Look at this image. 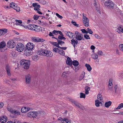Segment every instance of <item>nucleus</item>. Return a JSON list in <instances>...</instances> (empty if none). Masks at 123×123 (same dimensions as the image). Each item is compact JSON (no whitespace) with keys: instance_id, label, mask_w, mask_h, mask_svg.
Segmentation results:
<instances>
[{"instance_id":"1","label":"nucleus","mask_w":123,"mask_h":123,"mask_svg":"<svg viewBox=\"0 0 123 123\" xmlns=\"http://www.w3.org/2000/svg\"><path fill=\"white\" fill-rule=\"evenodd\" d=\"M37 53L38 55L49 57H51L53 55L51 51L47 50H40L37 52Z\"/></svg>"},{"instance_id":"2","label":"nucleus","mask_w":123,"mask_h":123,"mask_svg":"<svg viewBox=\"0 0 123 123\" xmlns=\"http://www.w3.org/2000/svg\"><path fill=\"white\" fill-rule=\"evenodd\" d=\"M82 21L84 26L87 27L89 26V19L86 17V14L84 13H82Z\"/></svg>"},{"instance_id":"3","label":"nucleus","mask_w":123,"mask_h":123,"mask_svg":"<svg viewBox=\"0 0 123 123\" xmlns=\"http://www.w3.org/2000/svg\"><path fill=\"white\" fill-rule=\"evenodd\" d=\"M25 49L24 45L21 43H18L16 46V50L19 52H22Z\"/></svg>"},{"instance_id":"4","label":"nucleus","mask_w":123,"mask_h":123,"mask_svg":"<svg viewBox=\"0 0 123 123\" xmlns=\"http://www.w3.org/2000/svg\"><path fill=\"white\" fill-rule=\"evenodd\" d=\"M108 90L110 91L112 93H116L117 92L118 86L117 85H115L113 86H108Z\"/></svg>"},{"instance_id":"5","label":"nucleus","mask_w":123,"mask_h":123,"mask_svg":"<svg viewBox=\"0 0 123 123\" xmlns=\"http://www.w3.org/2000/svg\"><path fill=\"white\" fill-rule=\"evenodd\" d=\"M75 38L78 41H81L82 40H84L83 39V36L78 31H75Z\"/></svg>"},{"instance_id":"6","label":"nucleus","mask_w":123,"mask_h":123,"mask_svg":"<svg viewBox=\"0 0 123 123\" xmlns=\"http://www.w3.org/2000/svg\"><path fill=\"white\" fill-rule=\"evenodd\" d=\"M105 6L110 8L113 9L114 6V3L111 1L107 0L105 3Z\"/></svg>"},{"instance_id":"7","label":"nucleus","mask_w":123,"mask_h":123,"mask_svg":"<svg viewBox=\"0 0 123 123\" xmlns=\"http://www.w3.org/2000/svg\"><path fill=\"white\" fill-rule=\"evenodd\" d=\"M15 43L12 40L9 41L7 44V47L11 48H13L15 46Z\"/></svg>"},{"instance_id":"8","label":"nucleus","mask_w":123,"mask_h":123,"mask_svg":"<svg viewBox=\"0 0 123 123\" xmlns=\"http://www.w3.org/2000/svg\"><path fill=\"white\" fill-rule=\"evenodd\" d=\"M58 120L60 123H70V121L68 120L67 118H63L61 117L58 118Z\"/></svg>"},{"instance_id":"9","label":"nucleus","mask_w":123,"mask_h":123,"mask_svg":"<svg viewBox=\"0 0 123 123\" xmlns=\"http://www.w3.org/2000/svg\"><path fill=\"white\" fill-rule=\"evenodd\" d=\"M31 76L29 74H26L25 76V82L26 84H29L31 80Z\"/></svg>"},{"instance_id":"10","label":"nucleus","mask_w":123,"mask_h":123,"mask_svg":"<svg viewBox=\"0 0 123 123\" xmlns=\"http://www.w3.org/2000/svg\"><path fill=\"white\" fill-rule=\"evenodd\" d=\"M32 41L36 42H43L45 41V40L43 39L35 37H32Z\"/></svg>"},{"instance_id":"11","label":"nucleus","mask_w":123,"mask_h":123,"mask_svg":"<svg viewBox=\"0 0 123 123\" xmlns=\"http://www.w3.org/2000/svg\"><path fill=\"white\" fill-rule=\"evenodd\" d=\"M37 115V113L36 112L31 111L28 113V116L30 117H36Z\"/></svg>"},{"instance_id":"12","label":"nucleus","mask_w":123,"mask_h":123,"mask_svg":"<svg viewBox=\"0 0 123 123\" xmlns=\"http://www.w3.org/2000/svg\"><path fill=\"white\" fill-rule=\"evenodd\" d=\"M26 47L28 49L31 50L34 47V45L32 43H29L26 45Z\"/></svg>"},{"instance_id":"13","label":"nucleus","mask_w":123,"mask_h":123,"mask_svg":"<svg viewBox=\"0 0 123 123\" xmlns=\"http://www.w3.org/2000/svg\"><path fill=\"white\" fill-rule=\"evenodd\" d=\"M116 31L117 32L119 33L121 32L123 33V26L121 25L118 26L116 30Z\"/></svg>"},{"instance_id":"14","label":"nucleus","mask_w":123,"mask_h":123,"mask_svg":"<svg viewBox=\"0 0 123 123\" xmlns=\"http://www.w3.org/2000/svg\"><path fill=\"white\" fill-rule=\"evenodd\" d=\"M7 120V118L6 116H2L0 118V121L1 123H5Z\"/></svg>"},{"instance_id":"15","label":"nucleus","mask_w":123,"mask_h":123,"mask_svg":"<svg viewBox=\"0 0 123 123\" xmlns=\"http://www.w3.org/2000/svg\"><path fill=\"white\" fill-rule=\"evenodd\" d=\"M30 110V108L28 107H23L21 109V111L22 113H25Z\"/></svg>"},{"instance_id":"16","label":"nucleus","mask_w":123,"mask_h":123,"mask_svg":"<svg viewBox=\"0 0 123 123\" xmlns=\"http://www.w3.org/2000/svg\"><path fill=\"white\" fill-rule=\"evenodd\" d=\"M30 61L28 60L26 61V62L24 65V68L25 69H28L30 66Z\"/></svg>"},{"instance_id":"17","label":"nucleus","mask_w":123,"mask_h":123,"mask_svg":"<svg viewBox=\"0 0 123 123\" xmlns=\"http://www.w3.org/2000/svg\"><path fill=\"white\" fill-rule=\"evenodd\" d=\"M71 43L75 48V46L78 43V41L76 39H72L71 40Z\"/></svg>"},{"instance_id":"18","label":"nucleus","mask_w":123,"mask_h":123,"mask_svg":"<svg viewBox=\"0 0 123 123\" xmlns=\"http://www.w3.org/2000/svg\"><path fill=\"white\" fill-rule=\"evenodd\" d=\"M30 50L26 49L24 51V54L27 56L31 55L32 53Z\"/></svg>"},{"instance_id":"19","label":"nucleus","mask_w":123,"mask_h":123,"mask_svg":"<svg viewBox=\"0 0 123 123\" xmlns=\"http://www.w3.org/2000/svg\"><path fill=\"white\" fill-rule=\"evenodd\" d=\"M34 30L37 32H39L42 30L41 27L39 26L35 25Z\"/></svg>"},{"instance_id":"20","label":"nucleus","mask_w":123,"mask_h":123,"mask_svg":"<svg viewBox=\"0 0 123 123\" xmlns=\"http://www.w3.org/2000/svg\"><path fill=\"white\" fill-rule=\"evenodd\" d=\"M67 36L70 38H73V36H74V34L71 32H68L66 33Z\"/></svg>"},{"instance_id":"21","label":"nucleus","mask_w":123,"mask_h":123,"mask_svg":"<svg viewBox=\"0 0 123 123\" xmlns=\"http://www.w3.org/2000/svg\"><path fill=\"white\" fill-rule=\"evenodd\" d=\"M7 32V29H0V36L4 34Z\"/></svg>"},{"instance_id":"22","label":"nucleus","mask_w":123,"mask_h":123,"mask_svg":"<svg viewBox=\"0 0 123 123\" xmlns=\"http://www.w3.org/2000/svg\"><path fill=\"white\" fill-rule=\"evenodd\" d=\"M40 8L37 7H34V9L35 11H36L39 14H43L40 11V9L39 8Z\"/></svg>"},{"instance_id":"23","label":"nucleus","mask_w":123,"mask_h":123,"mask_svg":"<svg viewBox=\"0 0 123 123\" xmlns=\"http://www.w3.org/2000/svg\"><path fill=\"white\" fill-rule=\"evenodd\" d=\"M6 69L8 75V76H10L11 75V74L10 72V68L8 65L6 66Z\"/></svg>"},{"instance_id":"24","label":"nucleus","mask_w":123,"mask_h":123,"mask_svg":"<svg viewBox=\"0 0 123 123\" xmlns=\"http://www.w3.org/2000/svg\"><path fill=\"white\" fill-rule=\"evenodd\" d=\"M35 25L33 24H30L29 25L28 30H34V29L35 27Z\"/></svg>"},{"instance_id":"25","label":"nucleus","mask_w":123,"mask_h":123,"mask_svg":"<svg viewBox=\"0 0 123 123\" xmlns=\"http://www.w3.org/2000/svg\"><path fill=\"white\" fill-rule=\"evenodd\" d=\"M66 63L68 65L70 66L72 65V61L69 57L67 58Z\"/></svg>"},{"instance_id":"26","label":"nucleus","mask_w":123,"mask_h":123,"mask_svg":"<svg viewBox=\"0 0 123 123\" xmlns=\"http://www.w3.org/2000/svg\"><path fill=\"white\" fill-rule=\"evenodd\" d=\"M98 100H96L95 101V104L96 106L97 107L99 106V105L101 104L102 103L101 101H99Z\"/></svg>"},{"instance_id":"27","label":"nucleus","mask_w":123,"mask_h":123,"mask_svg":"<svg viewBox=\"0 0 123 123\" xmlns=\"http://www.w3.org/2000/svg\"><path fill=\"white\" fill-rule=\"evenodd\" d=\"M112 103L111 101L107 102L105 103V107L108 108L111 105Z\"/></svg>"},{"instance_id":"28","label":"nucleus","mask_w":123,"mask_h":123,"mask_svg":"<svg viewBox=\"0 0 123 123\" xmlns=\"http://www.w3.org/2000/svg\"><path fill=\"white\" fill-rule=\"evenodd\" d=\"M97 100H98L100 101H103V98L102 95L100 94H98L97 96Z\"/></svg>"},{"instance_id":"29","label":"nucleus","mask_w":123,"mask_h":123,"mask_svg":"<svg viewBox=\"0 0 123 123\" xmlns=\"http://www.w3.org/2000/svg\"><path fill=\"white\" fill-rule=\"evenodd\" d=\"M85 66L87 70L89 71H91V70L92 69V68L89 64H85Z\"/></svg>"},{"instance_id":"30","label":"nucleus","mask_w":123,"mask_h":123,"mask_svg":"<svg viewBox=\"0 0 123 123\" xmlns=\"http://www.w3.org/2000/svg\"><path fill=\"white\" fill-rule=\"evenodd\" d=\"M90 90V88L88 86H86L85 87V93L86 94H87L89 93V91Z\"/></svg>"},{"instance_id":"31","label":"nucleus","mask_w":123,"mask_h":123,"mask_svg":"<svg viewBox=\"0 0 123 123\" xmlns=\"http://www.w3.org/2000/svg\"><path fill=\"white\" fill-rule=\"evenodd\" d=\"M16 23H15V25H21L20 24H21L22 23V21L20 20H18L16 19L15 20Z\"/></svg>"},{"instance_id":"32","label":"nucleus","mask_w":123,"mask_h":123,"mask_svg":"<svg viewBox=\"0 0 123 123\" xmlns=\"http://www.w3.org/2000/svg\"><path fill=\"white\" fill-rule=\"evenodd\" d=\"M6 45V43L4 42H1L0 43V49L4 47Z\"/></svg>"},{"instance_id":"33","label":"nucleus","mask_w":123,"mask_h":123,"mask_svg":"<svg viewBox=\"0 0 123 123\" xmlns=\"http://www.w3.org/2000/svg\"><path fill=\"white\" fill-rule=\"evenodd\" d=\"M7 110L8 111L10 112L11 113H13V110L11 107L10 106H8L7 107Z\"/></svg>"},{"instance_id":"34","label":"nucleus","mask_w":123,"mask_h":123,"mask_svg":"<svg viewBox=\"0 0 123 123\" xmlns=\"http://www.w3.org/2000/svg\"><path fill=\"white\" fill-rule=\"evenodd\" d=\"M73 65L74 66H77L79 64V62L78 61L76 60H74L72 62Z\"/></svg>"},{"instance_id":"35","label":"nucleus","mask_w":123,"mask_h":123,"mask_svg":"<svg viewBox=\"0 0 123 123\" xmlns=\"http://www.w3.org/2000/svg\"><path fill=\"white\" fill-rule=\"evenodd\" d=\"M28 60H26L25 59H22L20 62V64L21 65H24L26 62V61Z\"/></svg>"},{"instance_id":"36","label":"nucleus","mask_w":123,"mask_h":123,"mask_svg":"<svg viewBox=\"0 0 123 123\" xmlns=\"http://www.w3.org/2000/svg\"><path fill=\"white\" fill-rule=\"evenodd\" d=\"M92 57L94 59H97L98 57V55L94 53L92 54L91 55Z\"/></svg>"},{"instance_id":"37","label":"nucleus","mask_w":123,"mask_h":123,"mask_svg":"<svg viewBox=\"0 0 123 123\" xmlns=\"http://www.w3.org/2000/svg\"><path fill=\"white\" fill-rule=\"evenodd\" d=\"M123 107V103H121L115 109L116 110H118L121 109Z\"/></svg>"},{"instance_id":"38","label":"nucleus","mask_w":123,"mask_h":123,"mask_svg":"<svg viewBox=\"0 0 123 123\" xmlns=\"http://www.w3.org/2000/svg\"><path fill=\"white\" fill-rule=\"evenodd\" d=\"M32 59L33 61H37L38 60V56L36 55L33 56L32 57Z\"/></svg>"},{"instance_id":"39","label":"nucleus","mask_w":123,"mask_h":123,"mask_svg":"<svg viewBox=\"0 0 123 123\" xmlns=\"http://www.w3.org/2000/svg\"><path fill=\"white\" fill-rule=\"evenodd\" d=\"M58 53L62 55H65L64 51L62 50H59L58 51Z\"/></svg>"},{"instance_id":"40","label":"nucleus","mask_w":123,"mask_h":123,"mask_svg":"<svg viewBox=\"0 0 123 123\" xmlns=\"http://www.w3.org/2000/svg\"><path fill=\"white\" fill-rule=\"evenodd\" d=\"M68 75V74L67 72H63L62 73V76L63 78H66L67 77Z\"/></svg>"},{"instance_id":"41","label":"nucleus","mask_w":123,"mask_h":123,"mask_svg":"<svg viewBox=\"0 0 123 123\" xmlns=\"http://www.w3.org/2000/svg\"><path fill=\"white\" fill-rule=\"evenodd\" d=\"M85 74V73L83 72L82 73V74L81 75L79 79L80 80H81L83 79L84 77Z\"/></svg>"},{"instance_id":"42","label":"nucleus","mask_w":123,"mask_h":123,"mask_svg":"<svg viewBox=\"0 0 123 123\" xmlns=\"http://www.w3.org/2000/svg\"><path fill=\"white\" fill-rule=\"evenodd\" d=\"M112 83V80L111 79H110L109 81V83L108 86H113Z\"/></svg>"},{"instance_id":"43","label":"nucleus","mask_w":123,"mask_h":123,"mask_svg":"<svg viewBox=\"0 0 123 123\" xmlns=\"http://www.w3.org/2000/svg\"><path fill=\"white\" fill-rule=\"evenodd\" d=\"M32 6L34 7H40V6L37 3H33L32 4Z\"/></svg>"},{"instance_id":"44","label":"nucleus","mask_w":123,"mask_h":123,"mask_svg":"<svg viewBox=\"0 0 123 123\" xmlns=\"http://www.w3.org/2000/svg\"><path fill=\"white\" fill-rule=\"evenodd\" d=\"M72 102H73V103H74L77 107H78L80 108H81V107L80 105L78 103L74 101H72Z\"/></svg>"},{"instance_id":"45","label":"nucleus","mask_w":123,"mask_h":123,"mask_svg":"<svg viewBox=\"0 0 123 123\" xmlns=\"http://www.w3.org/2000/svg\"><path fill=\"white\" fill-rule=\"evenodd\" d=\"M94 5L96 8V9L98 11V8L97 7L98 6L97 4V2L96 0H94Z\"/></svg>"},{"instance_id":"46","label":"nucleus","mask_w":123,"mask_h":123,"mask_svg":"<svg viewBox=\"0 0 123 123\" xmlns=\"http://www.w3.org/2000/svg\"><path fill=\"white\" fill-rule=\"evenodd\" d=\"M14 9L16 10L17 11L19 12L20 10V9L19 7L18 6L16 5V6L15 7Z\"/></svg>"},{"instance_id":"47","label":"nucleus","mask_w":123,"mask_h":123,"mask_svg":"<svg viewBox=\"0 0 123 123\" xmlns=\"http://www.w3.org/2000/svg\"><path fill=\"white\" fill-rule=\"evenodd\" d=\"M17 5L13 3H11L10 4V7L13 9Z\"/></svg>"},{"instance_id":"48","label":"nucleus","mask_w":123,"mask_h":123,"mask_svg":"<svg viewBox=\"0 0 123 123\" xmlns=\"http://www.w3.org/2000/svg\"><path fill=\"white\" fill-rule=\"evenodd\" d=\"M13 114H15L17 115H19L20 113L19 111L16 110L14 111H13Z\"/></svg>"},{"instance_id":"49","label":"nucleus","mask_w":123,"mask_h":123,"mask_svg":"<svg viewBox=\"0 0 123 123\" xmlns=\"http://www.w3.org/2000/svg\"><path fill=\"white\" fill-rule=\"evenodd\" d=\"M80 98H85L86 97V95L85 94L83 93H80Z\"/></svg>"},{"instance_id":"50","label":"nucleus","mask_w":123,"mask_h":123,"mask_svg":"<svg viewBox=\"0 0 123 123\" xmlns=\"http://www.w3.org/2000/svg\"><path fill=\"white\" fill-rule=\"evenodd\" d=\"M84 38L87 39H90V37L87 34H85L84 35Z\"/></svg>"},{"instance_id":"51","label":"nucleus","mask_w":123,"mask_h":123,"mask_svg":"<svg viewBox=\"0 0 123 123\" xmlns=\"http://www.w3.org/2000/svg\"><path fill=\"white\" fill-rule=\"evenodd\" d=\"M119 46L120 50L123 52V44H120L119 45Z\"/></svg>"},{"instance_id":"52","label":"nucleus","mask_w":123,"mask_h":123,"mask_svg":"<svg viewBox=\"0 0 123 123\" xmlns=\"http://www.w3.org/2000/svg\"><path fill=\"white\" fill-rule=\"evenodd\" d=\"M68 84L70 85H71L74 84V82L73 80H71L69 82Z\"/></svg>"},{"instance_id":"53","label":"nucleus","mask_w":123,"mask_h":123,"mask_svg":"<svg viewBox=\"0 0 123 123\" xmlns=\"http://www.w3.org/2000/svg\"><path fill=\"white\" fill-rule=\"evenodd\" d=\"M87 30H88L87 32H88V33L91 34H92L93 33V32L91 29L88 28Z\"/></svg>"},{"instance_id":"54","label":"nucleus","mask_w":123,"mask_h":123,"mask_svg":"<svg viewBox=\"0 0 123 123\" xmlns=\"http://www.w3.org/2000/svg\"><path fill=\"white\" fill-rule=\"evenodd\" d=\"M58 44L62 45L64 43V42L61 40H58Z\"/></svg>"},{"instance_id":"55","label":"nucleus","mask_w":123,"mask_h":123,"mask_svg":"<svg viewBox=\"0 0 123 123\" xmlns=\"http://www.w3.org/2000/svg\"><path fill=\"white\" fill-rule=\"evenodd\" d=\"M81 31L82 32L84 33L87 34L88 33L87 31H86L85 29H82L81 30Z\"/></svg>"},{"instance_id":"56","label":"nucleus","mask_w":123,"mask_h":123,"mask_svg":"<svg viewBox=\"0 0 123 123\" xmlns=\"http://www.w3.org/2000/svg\"><path fill=\"white\" fill-rule=\"evenodd\" d=\"M39 17V16H38L37 15H35L34 16L33 18L34 20H36L38 19Z\"/></svg>"},{"instance_id":"57","label":"nucleus","mask_w":123,"mask_h":123,"mask_svg":"<svg viewBox=\"0 0 123 123\" xmlns=\"http://www.w3.org/2000/svg\"><path fill=\"white\" fill-rule=\"evenodd\" d=\"M59 49L58 48H55L53 49V51L55 52H58Z\"/></svg>"},{"instance_id":"58","label":"nucleus","mask_w":123,"mask_h":123,"mask_svg":"<svg viewBox=\"0 0 123 123\" xmlns=\"http://www.w3.org/2000/svg\"><path fill=\"white\" fill-rule=\"evenodd\" d=\"M71 23L74 25H75V26H78V24H77L76 23V22L74 21L73 20H72L71 21Z\"/></svg>"},{"instance_id":"59","label":"nucleus","mask_w":123,"mask_h":123,"mask_svg":"<svg viewBox=\"0 0 123 123\" xmlns=\"http://www.w3.org/2000/svg\"><path fill=\"white\" fill-rule=\"evenodd\" d=\"M4 8L6 10H8L10 9V7L7 6H3Z\"/></svg>"},{"instance_id":"60","label":"nucleus","mask_w":123,"mask_h":123,"mask_svg":"<svg viewBox=\"0 0 123 123\" xmlns=\"http://www.w3.org/2000/svg\"><path fill=\"white\" fill-rule=\"evenodd\" d=\"M56 16H57V17L58 18H59L61 19H62L63 18V17L62 16L60 15L58 13H56Z\"/></svg>"},{"instance_id":"61","label":"nucleus","mask_w":123,"mask_h":123,"mask_svg":"<svg viewBox=\"0 0 123 123\" xmlns=\"http://www.w3.org/2000/svg\"><path fill=\"white\" fill-rule=\"evenodd\" d=\"M58 31H56L55 30H54L53 31V33L55 35H57L58 34Z\"/></svg>"},{"instance_id":"62","label":"nucleus","mask_w":123,"mask_h":123,"mask_svg":"<svg viewBox=\"0 0 123 123\" xmlns=\"http://www.w3.org/2000/svg\"><path fill=\"white\" fill-rule=\"evenodd\" d=\"M40 2L43 4H45L46 3V2L44 0H42Z\"/></svg>"},{"instance_id":"63","label":"nucleus","mask_w":123,"mask_h":123,"mask_svg":"<svg viewBox=\"0 0 123 123\" xmlns=\"http://www.w3.org/2000/svg\"><path fill=\"white\" fill-rule=\"evenodd\" d=\"M14 123H21L20 121L16 119L14 120Z\"/></svg>"},{"instance_id":"64","label":"nucleus","mask_w":123,"mask_h":123,"mask_svg":"<svg viewBox=\"0 0 123 123\" xmlns=\"http://www.w3.org/2000/svg\"><path fill=\"white\" fill-rule=\"evenodd\" d=\"M52 44L54 46H57L58 45V43L57 42H52Z\"/></svg>"}]
</instances>
